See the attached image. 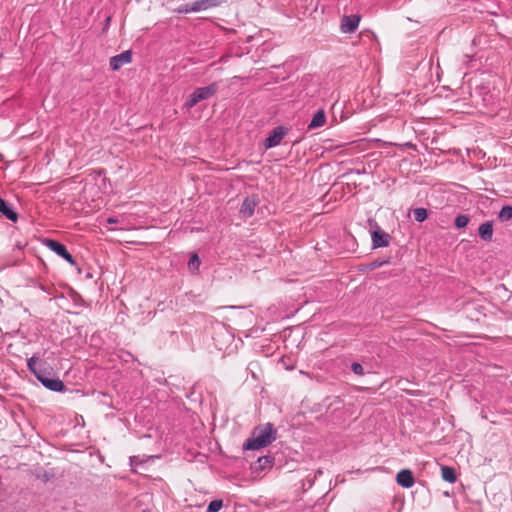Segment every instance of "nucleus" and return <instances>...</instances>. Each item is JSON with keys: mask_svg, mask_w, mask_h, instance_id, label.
Listing matches in <instances>:
<instances>
[{"mask_svg": "<svg viewBox=\"0 0 512 512\" xmlns=\"http://www.w3.org/2000/svg\"><path fill=\"white\" fill-rule=\"evenodd\" d=\"M27 367L36 379L48 390L54 392H64L66 390L63 381L55 377L52 370L47 369L44 362H39L35 355L27 360Z\"/></svg>", "mask_w": 512, "mask_h": 512, "instance_id": "f257e3e1", "label": "nucleus"}, {"mask_svg": "<svg viewBox=\"0 0 512 512\" xmlns=\"http://www.w3.org/2000/svg\"><path fill=\"white\" fill-rule=\"evenodd\" d=\"M275 429L271 423H267L262 427L255 429L252 437L247 439L243 444L244 450H257L268 446L275 440Z\"/></svg>", "mask_w": 512, "mask_h": 512, "instance_id": "f03ea898", "label": "nucleus"}, {"mask_svg": "<svg viewBox=\"0 0 512 512\" xmlns=\"http://www.w3.org/2000/svg\"><path fill=\"white\" fill-rule=\"evenodd\" d=\"M218 91L217 83H212L206 87L196 88L186 99L184 103V108L190 110L195 105L203 100H207L214 96Z\"/></svg>", "mask_w": 512, "mask_h": 512, "instance_id": "7ed1b4c3", "label": "nucleus"}, {"mask_svg": "<svg viewBox=\"0 0 512 512\" xmlns=\"http://www.w3.org/2000/svg\"><path fill=\"white\" fill-rule=\"evenodd\" d=\"M289 128L279 125L275 127L264 140L263 145L265 149H271L281 144L284 137L288 134Z\"/></svg>", "mask_w": 512, "mask_h": 512, "instance_id": "20e7f679", "label": "nucleus"}, {"mask_svg": "<svg viewBox=\"0 0 512 512\" xmlns=\"http://www.w3.org/2000/svg\"><path fill=\"white\" fill-rule=\"evenodd\" d=\"M44 244L47 248H49L51 251L65 259L68 263L71 265L75 264V260L73 256L68 252L66 246L59 241L53 240V239H45Z\"/></svg>", "mask_w": 512, "mask_h": 512, "instance_id": "39448f33", "label": "nucleus"}, {"mask_svg": "<svg viewBox=\"0 0 512 512\" xmlns=\"http://www.w3.org/2000/svg\"><path fill=\"white\" fill-rule=\"evenodd\" d=\"M361 16L358 14L344 15L341 18L340 30L344 34L354 33L359 26Z\"/></svg>", "mask_w": 512, "mask_h": 512, "instance_id": "423d86ee", "label": "nucleus"}, {"mask_svg": "<svg viewBox=\"0 0 512 512\" xmlns=\"http://www.w3.org/2000/svg\"><path fill=\"white\" fill-rule=\"evenodd\" d=\"M132 61V52L126 50L110 58V67L113 71L119 70L122 66Z\"/></svg>", "mask_w": 512, "mask_h": 512, "instance_id": "0eeeda50", "label": "nucleus"}, {"mask_svg": "<svg viewBox=\"0 0 512 512\" xmlns=\"http://www.w3.org/2000/svg\"><path fill=\"white\" fill-rule=\"evenodd\" d=\"M391 236L383 230H375L372 233L373 248L386 247L389 245Z\"/></svg>", "mask_w": 512, "mask_h": 512, "instance_id": "6e6552de", "label": "nucleus"}, {"mask_svg": "<svg viewBox=\"0 0 512 512\" xmlns=\"http://www.w3.org/2000/svg\"><path fill=\"white\" fill-rule=\"evenodd\" d=\"M396 481L403 488H410L415 483L414 475L409 469L400 470L396 475Z\"/></svg>", "mask_w": 512, "mask_h": 512, "instance_id": "1a4fd4ad", "label": "nucleus"}, {"mask_svg": "<svg viewBox=\"0 0 512 512\" xmlns=\"http://www.w3.org/2000/svg\"><path fill=\"white\" fill-rule=\"evenodd\" d=\"M257 206V199L252 197H246L241 205L240 213L244 218H250L255 211V207Z\"/></svg>", "mask_w": 512, "mask_h": 512, "instance_id": "9d476101", "label": "nucleus"}, {"mask_svg": "<svg viewBox=\"0 0 512 512\" xmlns=\"http://www.w3.org/2000/svg\"><path fill=\"white\" fill-rule=\"evenodd\" d=\"M0 213L12 222L18 220V214L13 210L12 206L2 198H0Z\"/></svg>", "mask_w": 512, "mask_h": 512, "instance_id": "9b49d317", "label": "nucleus"}, {"mask_svg": "<svg viewBox=\"0 0 512 512\" xmlns=\"http://www.w3.org/2000/svg\"><path fill=\"white\" fill-rule=\"evenodd\" d=\"M478 233L482 240L490 242L493 237V223L491 221L482 223L478 228Z\"/></svg>", "mask_w": 512, "mask_h": 512, "instance_id": "f8f14e48", "label": "nucleus"}, {"mask_svg": "<svg viewBox=\"0 0 512 512\" xmlns=\"http://www.w3.org/2000/svg\"><path fill=\"white\" fill-rule=\"evenodd\" d=\"M325 122H326L325 111L323 109H319L314 113V115L308 125V128L315 129V128L322 127L325 124Z\"/></svg>", "mask_w": 512, "mask_h": 512, "instance_id": "ddd939ff", "label": "nucleus"}, {"mask_svg": "<svg viewBox=\"0 0 512 512\" xmlns=\"http://www.w3.org/2000/svg\"><path fill=\"white\" fill-rule=\"evenodd\" d=\"M224 0H197L194 2V9L198 11L207 10L219 6Z\"/></svg>", "mask_w": 512, "mask_h": 512, "instance_id": "4468645a", "label": "nucleus"}, {"mask_svg": "<svg viewBox=\"0 0 512 512\" xmlns=\"http://www.w3.org/2000/svg\"><path fill=\"white\" fill-rule=\"evenodd\" d=\"M441 475L442 478L449 483H454L457 480L455 469L450 466H442Z\"/></svg>", "mask_w": 512, "mask_h": 512, "instance_id": "2eb2a0df", "label": "nucleus"}, {"mask_svg": "<svg viewBox=\"0 0 512 512\" xmlns=\"http://www.w3.org/2000/svg\"><path fill=\"white\" fill-rule=\"evenodd\" d=\"M274 463V458L272 456H262L257 460L256 469L264 470L266 468H271Z\"/></svg>", "mask_w": 512, "mask_h": 512, "instance_id": "dca6fc26", "label": "nucleus"}, {"mask_svg": "<svg viewBox=\"0 0 512 512\" xmlns=\"http://www.w3.org/2000/svg\"><path fill=\"white\" fill-rule=\"evenodd\" d=\"M498 218L500 221L505 222L512 219V206L511 205H505L501 208L500 212L498 213Z\"/></svg>", "mask_w": 512, "mask_h": 512, "instance_id": "f3484780", "label": "nucleus"}, {"mask_svg": "<svg viewBox=\"0 0 512 512\" xmlns=\"http://www.w3.org/2000/svg\"><path fill=\"white\" fill-rule=\"evenodd\" d=\"M414 219L417 222H424L428 217V212L425 208H415L413 210Z\"/></svg>", "mask_w": 512, "mask_h": 512, "instance_id": "a211bd4d", "label": "nucleus"}, {"mask_svg": "<svg viewBox=\"0 0 512 512\" xmlns=\"http://www.w3.org/2000/svg\"><path fill=\"white\" fill-rule=\"evenodd\" d=\"M470 221V218L469 216L467 215H464V214H459L456 218H455V221H454V225L457 227V228H464L468 225Z\"/></svg>", "mask_w": 512, "mask_h": 512, "instance_id": "6ab92c4d", "label": "nucleus"}, {"mask_svg": "<svg viewBox=\"0 0 512 512\" xmlns=\"http://www.w3.org/2000/svg\"><path fill=\"white\" fill-rule=\"evenodd\" d=\"M193 7H194V2L190 3V4H184V5L179 6L176 9V12L179 13V14H187V13H191V12H199L198 9H194Z\"/></svg>", "mask_w": 512, "mask_h": 512, "instance_id": "aec40b11", "label": "nucleus"}, {"mask_svg": "<svg viewBox=\"0 0 512 512\" xmlns=\"http://www.w3.org/2000/svg\"><path fill=\"white\" fill-rule=\"evenodd\" d=\"M223 506L222 500H213L209 503L206 512H218Z\"/></svg>", "mask_w": 512, "mask_h": 512, "instance_id": "412c9836", "label": "nucleus"}, {"mask_svg": "<svg viewBox=\"0 0 512 512\" xmlns=\"http://www.w3.org/2000/svg\"><path fill=\"white\" fill-rule=\"evenodd\" d=\"M351 370L353 371L354 374L359 376H363L365 374L363 366L358 362H353L351 364Z\"/></svg>", "mask_w": 512, "mask_h": 512, "instance_id": "4be33fe9", "label": "nucleus"}, {"mask_svg": "<svg viewBox=\"0 0 512 512\" xmlns=\"http://www.w3.org/2000/svg\"><path fill=\"white\" fill-rule=\"evenodd\" d=\"M200 265V260L197 254H193L188 262V266L190 269H198Z\"/></svg>", "mask_w": 512, "mask_h": 512, "instance_id": "5701e85b", "label": "nucleus"}, {"mask_svg": "<svg viewBox=\"0 0 512 512\" xmlns=\"http://www.w3.org/2000/svg\"><path fill=\"white\" fill-rule=\"evenodd\" d=\"M385 263H388V261H382V262H379V261H374L371 263V268H378L380 266H382L383 264Z\"/></svg>", "mask_w": 512, "mask_h": 512, "instance_id": "b1692460", "label": "nucleus"}, {"mask_svg": "<svg viewBox=\"0 0 512 512\" xmlns=\"http://www.w3.org/2000/svg\"><path fill=\"white\" fill-rule=\"evenodd\" d=\"M118 222H119V220L117 218H114V217H110V218L107 219V223H109V224H116Z\"/></svg>", "mask_w": 512, "mask_h": 512, "instance_id": "393cba45", "label": "nucleus"}, {"mask_svg": "<svg viewBox=\"0 0 512 512\" xmlns=\"http://www.w3.org/2000/svg\"><path fill=\"white\" fill-rule=\"evenodd\" d=\"M110 22V17H108L105 21V24H108Z\"/></svg>", "mask_w": 512, "mask_h": 512, "instance_id": "a878e982", "label": "nucleus"}]
</instances>
